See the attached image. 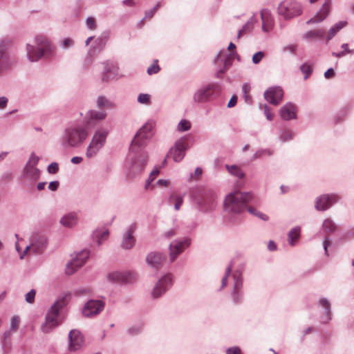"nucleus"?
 Returning <instances> with one entry per match:
<instances>
[{
	"mask_svg": "<svg viewBox=\"0 0 354 354\" xmlns=\"http://www.w3.org/2000/svg\"><path fill=\"white\" fill-rule=\"evenodd\" d=\"M154 127L153 121H147L138 131L131 141L125 163L128 176L131 178L140 176L147 165L149 156L145 148L152 137Z\"/></svg>",
	"mask_w": 354,
	"mask_h": 354,
	"instance_id": "f257e3e1",
	"label": "nucleus"
},
{
	"mask_svg": "<svg viewBox=\"0 0 354 354\" xmlns=\"http://www.w3.org/2000/svg\"><path fill=\"white\" fill-rule=\"evenodd\" d=\"M89 129L84 123H74L66 127L59 138L64 149L80 147L89 136Z\"/></svg>",
	"mask_w": 354,
	"mask_h": 354,
	"instance_id": "f03ea898",
	"label": "nucleus"
},
{
	"mask_svg": "<svg viewBox=\"0 0 354 354\" xmlns=\"http://www.w3.org/2000/svg\"><path fill=\"white\" fill-rule=\"evenodd\" d=\"M34 43L26 45V55L30 62H37L43 57L46 59L52 57L54 47L48 38L44 35H37Z\"/></svg>",
	"mask_w": 354,
	"mask_h": 354,
	"instance_id": "7ed1b4c3",
	"label": "nucleus"
},
{
	"mask_svg": "<svg viewBox=\"0 0 354 354\" xmlns=\"http://www.w3.org/2000/svg\"><path fill=\"white\" fill-rule=\"evenodd\" d=\"M192 200L198 211L209 213L217 206L216 193L208 188H197L192 193Z\"/></svg>",
	"mask_w": 354,
	"mask_h": 354,
	"instance_id": "20e7f679",
	"label": "nucleus"
},
{
	"mask_svg": "<svg viewBox=\"0 0 354 354\" xmlns=\"http://www.w3.org/2000/svg\"><path fill=\"white\" fill-rule=\"evenodd\" d=\"M254 196L251 192H234L229 194L225 199V209L227 212L239 214L245 211L248 204L252 201Z\"/></svg>",
	"mask_w": 354,
	"mask_h": 354,
	"instance_id": "39448f33",
	"label": "nucleus"
},
{
	"mask_svg": "<svg viewBox=\"0 0 354 354\" xmlns=\"http://www.w3.org/2000/svg\"><path fill=\"white\" fill-rule=\"evenodd\" d=\"M66 305V297L57 300L47 311L45 322L41 325V330L44 333L51 332L58 326L57 317L59 310Z\"/></svg>",
	"mask_w": 354,
	"mask_h": 354,
	"instance_id": "423d86ee",
	"label": "nucleus"
},
{
	"mask_svg": "<svg viewBox=\"0 0 354 354\" xmlns=\"http://www.w3.org/2000/svg\"><path fill=\"white\" fill-rule=\"evenodd\" d=\"M221 87L220 84L216 82L209 83L201 86L194 94V102L201 103L207 102L210 97L220 93Z\"/></svg>",
	"mask_w": 354,
	"mask_h": 354,
	"instance_id": "0eeeda50",
	"label": "nucleus"
},
{
	"mask_svg": "<svg viewBox=\"0 0 354 354\" xmlns=\"http://www.w3.org/2000/svg\"><path fill=\"white\" fill-rule=\"evenodd\" d=\"M278 14L286 20L299 16L302 13L301 6L294 0H284L277 8Z\"/></svg>",
	"mask_w": 354,
	"mask_h": 354,
	"instance_id": "6e6552de",
	"label": "nucleus"
},
{
	"mask_svg": "<svg viewBox=\"0 0 354 354\" xmlns=\"http://www.w3.org/2000/svg\"><path fill=\"white\" fill-rule=\"evenodd\" d=\"M107 135L106 130H97L95 132L86 150V156L88 158H93L102 149Z\"/></svg>",
	"mask_w": 354,
	"mask_h": 354,
	"instance_id": "1a4fd4ad",
	"label": "nucleus"
},
{
	"mask_svg": "<svg viewBox=\"0 0 354 354\" xmlns=\"http://www.w3.org/2000/svg\"><path fill=\"white\" fill-rule=\"evenodd\" d=\"M191 239L184 237L183 239H176L170 243L169 245V259L171 262H174L179 254H180L186 248L191 245Z\"/></svg>",
	"mask_w": 354,
	"mask_h": 354,
	"instance_id": "9d476101",
	"label": "nucleus"
},
{
	"mask_svg": "<svg viewBox=\"0 0 354 354\" xmlns=\"http://www.w3.org/2000/svg\"><path fill=\"white\" fill-rule=\"evenodd\" d=\"M233 288L231 292V297L232 302L234 304H241L243 299V293L242 291L243 288V277L240 271H235L233 274Z\"/></svg>",
	"mask_w": 354,
	"mask_h": 354,
	"instance_id": "9b49d317",
	"label": "nucleus"
},
{
	"mask_svg": "<svg viewBox=\"0 0 354 354\" xmlns=\"http://www.w3.org/2000/svg\"><path fill=\"white\" fill-rule=\"evenodd\" d=\"M171 274H167L162 277L156 283L152 290L151 295L153 299H158L163 295L172 286Z\"/></svg>",
	"mask_w": 354,
	"mask_h": 354,
	"instance_id": "f8f14e48",
	"label": "nucleus"
},
{
	"mask_svg": "<svg viewBox=\"0 0 354 354\" xmlns=\"http://www.w3.org/2000/svg\"><path fill=\"white\" fill-rule=\"evenodd\" d=\"M89 257V251L84 250L76 254L71 262L66 266L65 272L68 275L73 274L78 268H81L86 261Z\"/></svg>",
	"mask_w": 354,
	"mask_h": 354,
	"instance_id": "ddd939ff",
	"label": "nucleus"
},
{
	"mask_svg": "<svg viewBox=\"0 0 354 354\" xmlns=\"http://www.w3.org/2000/svg\"><path fill=\"white\" fill-rule=\"evenodd\" d=\"M187 149V139L183 137L176 141L174 145L169 150V154L174 162H179L185 157Z\"/></svg>",
	"mask_w": 354,
	"mask_h": 354,
	"instance_id": "4468645a",
	"label": "nucleus"
},
{
	"mask_svg": "<svg viewBox=\"0 0 354 354\" xmlns=\"http://www.w3.org/2000/svg\"><path fill=\"white\" fill-rule=\"evenodd\" d=\"M339 198V196L336 194L321 195L315 201V209L317 211H325L333 204L337 203Z\"/></svg>",
	"mask_w": 354,
	"mask_h": 354,
	"instance_id": "2eb2a0df",
	"label": "nucleus"
},
{
	"mask_svg": "<svg viewBox=\"0 0 354 354\" xmlns=\"http://www.w3.org/2000/svg\"><path fill=\"white\" fill-rule=\"evenodd\" d=\"M104 302L102 300L91 299L82 308V313L86 317H91L100 314L104 308Z\"/></svg>",
	"mask_w": 354,
	"mask_h": 354,
	"instance_id": "dca6fc26",
	"label": "nucleus"
},
{
	"mask_svg": "<svg viewBox=\"0 0 354 354\" xmlns=\"http://www.w3.org/2000/svg\"><path fill=\"white\" fill-rule=\"evenodd\" d=\"M107 113L104 111L90 110L87 111L84 124L89 129L93 128L97 122L104 120Z\"/></svg>",
	"mask_w": 354,
	"mask_h": 354,
	"instance_id": "f3484780",
	"label": "nucleus"
},
{
	"mask_svg": "<svg viewBox=\"0 0 354 354\" xmlns=\"http://www.w3.org/2000/svg\"><path fill=\"white\" fill-rule=\"evenodd\" d=\"M283 91L280 86L268 88L264 93V98L270 104L277 106L282 100Z\"/></svg>",
	"mask_w": 354,
	"mask_h": 354,
	"instance_id": "a211bd4d",
	"label": "nucleus"
},
{
	"mask_svg": "<svg viewBox=\"0 0 354 354\" xmlns=\"http://www.w3.org/2000/svg\"><path fill=\"white\" fill-rule=\"evenodd\" d=\"M332 1L325 0V2L315 14L313 17H311L306 21V24H318L323 21L329 15L331 8Z\"/></svg>",
	"mask_w": 354,
	"mask_h": 354,
	"instance_id": "6ab92c4d",
	"label": "nucleus"
},
{
	"mask_svg": "<svg viewBox=\"0 0 354 354\" xmlns=\"http://www.w3.org/2000/svg\"><path fill=\"white\" fill-rule=\"evenodd\" d=\"M104 70L102 74V80L104 82H109L117 78L118 75V67L113 62L106 61L102 63Z\"/></svg>",
	"mask_w": 354,
	"mask_h": 354,
	"instance_id": "aec40b11",
	"label": "nucleus"
},
{
	"mask_svg": "<svg viewBox=\"0 0 354 354\" xmlns=\"http://www.w3.org/2000/svg\"><path fill=\"white\" fill-rule=\"evenodd\" d=\"M12 66V61L6 50L4 42H0V76L3 75Z\"/></svg>",
	"mask_w": 354,
	"mask_h": 354,
	"instance_id": "412c9836",
	"label": "nucleus"
},
{
	"mask_svg": "<svg viewBox=\"0 0 354 354\" xmlns=\"http://www.w3.org/2000/svg\"><path fill=\"white\" fill-rule=\"evenodd\" d=\"M165 260V256L159 252H151L146 257V262L150 267L158 269Z\"/></svg>",
	"mask_w": 354,
	"mask_h": 354,
	"instance_id": "4be33fe9",
	"label": "nucleus"
},
{
	"mask_svg": "<svg viewBox=\"0 0 354 354\" xmlns=\"http://www.w3.org/2000/svg\"><path fill=\"white\" fill-rule=\"evenodd\" d=\"M68 341L69 350L75 351L80 348L83 343V337L79 330L73 329L69 332Z\"/></svg>",
	"mask_w": 354,
	"mask_h": 354,
	"instance_id": "5701e85b",
	"label": "nucleus"
},
{
	"mask_svg": "<svg viewBox=\"0 0 354 354\" xmlns=\"http://www.w3.org/2000/svg\"><path fill=\"white\" fill-rule=\"evenodd\" d=\"M136 224H134V223L131 224L129 227L127 232L124 234L122 241L121 242V247L123 249L129 250V249H131L134 246L135 243H136V239L133 236V233L136 230Z\"/></svg>",
	"mask_w": 354,
	"mask_h": 354,
	"instance_id": "b1692460",
	"label": "nucleus"
},
{
	"mask_svg": "<svg viewBox=\"0 0 354 354\" xmlns=\"http://www.w3.org/2000/svg\"><path fill=\"white\" fill-rule=\"evenodd\" d=\"M296 111V105L292 102H288L280 109L279 114L282 120L288 121L297 118Z\"/></svg>",
	"mask_w": 354,
	"mask_h": 354,
	"instance_id": "393cba45",
	"label": "nucleus"
},
{
	"mask_svg": "<svg viewBox=\"0 0 354 354\" xmlns=\"http://www.w3.org/2000/svg\"><path fill=\"white\" fill-rule=\"evenodd\" d=\"M79 221L77 212H70L65 214L60 219V223L65 227L73 228L76 226Z\"/></svg>",
	"mask_w": 354,
	"mask_h": 354,
	"instance_id": "a878e982",
	"label": "nucleus"
},
{
	"mask_svg": "<svg viewBox=\"0 0 354 354\" xmlns=\"http://www.w3.org/2000/svg\"><path fill=\"white\" fill-rule=\"evenodd\" d=\"M301 38L308 42L324 39L325 30L324 28H318L306 31L302 35Z\"/></svg>",
	"mask_w": 354,
	"mask_h": 354,
	"instance_id": "bb28decb",
	"label": "nucleus"
},
{
	"mask_svg": "<svg viewBox=\"0 0 354 354\" xmlns=\"http://www.w3.org/2000/svg\"><path fill=\"white\" fill-rule=\"evenodd\" d=\"M317 306L322 308L324 312L322 317V322L327 323L332 319V310H331V304L329 300L325 297L321 298L318 303Z\"/></svg>",
	"mask_w": 354,
	"mask_h": 354,
	"instance_id": "cd10ccee",
	"label": "nucleus"
},
{
	"mask_svg": "<svg viewBox=\"0 0 354 354\" xmlns=\"http://www.w3.org/2000/svg\"><path fill=\"white\" fill-rule=\"evenodd\" d=\"M108 279L113 283L128 282L133 279V274L129 272H113L109 274Z\"/></svg>",
	"mask_w": 354,
	"mask_h": 354,
	"instance_id": "c85d7f7f",
	"label": "nucleus"
},
{
	"mask_svg": "<svg viewBox=\"0 0 354 354\" xmlns=\"http://www.w3.org/2000/svg\"><path fill=\"white\" fill-rule=\"evenodd\" d=\"M32 252L35 254H41L46 247L47 240L44 236H37L32 238Z\"/></svg>",
	"mask_w": 354,
	"mask_h": 354,
	"instance_id": "c756f323",
	"label": "nucleus"
},
{
	"mask_svg": "<svg viewBox=\"0 0 354 354\" xmlns=\"http://www.w3.org/2000/svg\"><path fill=\"white\" fill-rule=\"evenodd\" d=\"M261 18L262 20V30L264 32H269L274 26V21L270 11L267 9L262 10L261 12Z\"/></svg>",
	"mask_w": 354,
	"mask_h": 354,
	"instance_id": "7c9ffc66",
	"label": "nucleus"
},
{
	"mask_svg": "<svg viewBox=\"0 0 354 354\" xmlns=\"http://www.w3.org/2000/svg\"><path fill=\"white\" fill-rule=\"evenodd\" d=\"M347 24V21H340L336 23L334 26H333L328 31L327 34L325 33L324 39L326 42L331 40L335 35L343 28H344Z\"/></svg>",
	"mask_w": 354,
	"mask_h": 354,
	"instance_id": "2f4dec72",
	"label": "nucleus"
},
{
	"mask_svg": "<svg viewBox=\"0 0 354 354\" xmlns=\"http://www.w3.org/2000/svg\"><path fill=\"white\" fill-rule=\"evenodd\" d=\"M39 175L40 170L38 168L33 166L25 165L24 169V176L26 178L35 182L39 178Z\"/></svg>",
	"mask_w": 354,
	"mask_h": 354,
	"instance_id": "473e14b6",
	"label": "nucleus"
},
{
	"mask_svg": "<svg viewBox=\"0 0 354 354\" xmlns=\"http://www.w3.org/2000/svg\"><path fill=\"white\" fill-rule=\"evenodd\" d=\"M322 228L324 233L330 234L337 230L338 226L331 218H326L323 221Z\"/></svg>",
	"mask_w": 354,
	"mask_h": 354,
	"instance_id": "72a5a7b5",
	"label": "nucleus"
},
{
	"mask_svg": "<svg viewBox=\"0 0 354 354\" xmlns=\"http://www.w3.org/2000/svg\"><path fill=\"white\" fill-rule=\"evenodd\" d=\"M96 106L98 109H113L115 104L113 102L110 101L105 96H98L96 100Z\"/></svg>",
	"mask_w": 354,
	"mask_h": 354,
	"instance_id": "f704fd0d",
	"label": "nucleus"
},
{
	"mask_svg": "<svg viewBox=\"0 0 354 354\" xmlns=\"http://www.w3.org/2000/svg\"><path fill=\"white\" fill-rule=\"evenodd\" d=\"M301 233V227L299 226H296L292 228L288 234V243L294 246L299 239Z\"/></svg>",
	"mask_w": 354,
	"mask_h": 354,
	"instance_id": "c9c22d12",
	"label": "nucleus"
},
{
	"mask_svg": "<svg viewBox=\"0 0 354 354\" xmlns=\"http://www.w3.org/2000/svg\"><path fill=\"white\" fill-rule=\"evenodd\" d=\"M257 22V20L254 16L251 17L245 24L243 25V28L238 32V38L241 37L244 33L250 32L253 28L254 24Z\"/></svg>",
	"mask_w": 354,
	"mask_h": 354,
	"instance_id": "e433bc0d",
	"label": "nucleus"
},
{
	"mask_svg": "<svg viewBox=\"0 0 354 354\" xmlns=\"http://www.w3.org/2000/svg\"><path fill=\"white\" fill-rule=\"evenodd\" d=\"M225 168L232 176L237 177L238 178L241 179L245 176L244 172L239 167L236 165H225Z\"/></svg>",
	"mask_w": 354,
	"mask_h": 354,
	"instance_id": "4c0bfd02",
	"label": "nucleus"
},
{
	"mask_svg": "<svg viewBox=\"0 0 354 354\" xmlns=\"http://www.w3.org/2000/svg\"><path fill=\"white\" fill-rule=\"evenodd\" d=\"M183 202V196L179 194H171L169 198V203H174V209L178 211Z\"/></svg>",
	"mask_w": 354,
	"mask_h": 354,
	"instance_id": "58836bf2",
	"label": "nucleus"
},
{
	"mask_svg": "<svg viewBox=\"0 0 354 354\" xmlns=\"http://www.w3.org/2000/svg\"><path fill=\"white\" fill-rule=\"evenodd\" d=\"M222 53H223L222 52L218 53L215 61L218 62L219 60H221V62H223V64L222 68H225V71H226L227 68H229L232 65V54L230 53V54L227 55V56H225V57L223 59Z\"/></svg>",
	"mask_w": 354,
	"mask_h": 354,
	"instance_id": "ea45409f",
	"label": "nucleus"
},
{
	"mask_svg": "<svg viewBox=\"0 0 354 354\" xmlns=\"http://www.w3.org/2000/svg\"><path fill=\"white\" fill-rule=\"evenodd\" d=\"M273 154V151L269 149H261L257 150L253 155L252 159L256 160L261 158L263 156H271Z\"/></svg>",
	"mask_w": 354,
	"mask_h": 354,
	"instance_id": "a19ab883",
	"label": "nucleus"
},
{
	"mask_svg": "<svg viewBox=\"0 0 354 354\" xmlns=\"http://www.w3.org/2000/svg\"><path fill=\"white\" fill-rule=\"evenodd\" d=\"M295 133L290 129H284L281 132L279 140L283 142H287L293 139Z\"/></svg>",
	"mask_w": 354,
	"mask_h": 354,
	"instance_id": "79ce46f5",
	"label": "nucleus"
},
{
	"mask_svg": "<svg viewBox=\"0 0 354 354\" xmlns=\"http://www.w3.org/2000/svg\"><path fill=\"white\" fill-rule=\"evenodd\" d=\"M95 238L97 239V245L102 244V241L108 238L109 232L108 230H100L95 232Z\"/></svg>",
	"mask_w": 354,
	"mask_h": 354,
	"instance_id": "37998d69",
	"label": "nucleus"
},
{
	"mask_svg": "<svg viewBox=\"0 0 354 354\" xmlns=\"http://www.w3.org/2000/svg\"><path fill=\"white\" fill-rule=\"evenodd\" d=\"M246 208H247V209H248V212L250 214H252V215H254V216H257V217L259 218L260 219H261V220H263V221H268V216L266 214H263V213L260 212L259 211H258V210H257V209H255L254 207H247Z\"/></svg>",
	"mask_w": 354,
	"mask_h": 354,
	"instance_id": "c03bdc74",
	"label": "nucleus"
},
{
	"mask_svg": "<svg viewBox=\"0 0 354 354\" xmlns=\"http://www.w3.org/2000/svg\"><path fill=\"white\" fill-rule=\"evenodd\" d=\"M107 35H109L107 33ZM109 35L105 36V39L102 37L97 38L93 44V48L97 49L98 50H102L106 45V39H107Z\"/></svg>",
	"mask_w": 354,
	"mask_h": 354,
	"instance_id": "a18cd8bd",
	"label": "nucleus"
},
{
	"mask_svg": "<svg viewBox=\"0 0 354 354\" xmlns=\"http://www.w3.org/2000/svg\"><path fill=\"white\" fill-rule=\"evenodd\" d=\"M143 325L138 324L129 327L127 330V333L130 335L134 336L140 334L142 330Z\"/></svg>",
	"mask_w": 354,
	"mask_h": 354,
	"instance_id": "49530a36",
	"label": "nucleus"
},
{
	"mask_svg": "<svg viewBox=\"0 0 354 354\" xmlns=\"http://www.w3.org/2000/svg\"><path fill=\"white\" fill-rule=\"evenodd\" d=\"M191 129V123L187 120H181L177 126V130L179 132H184Z\"/></svg>",
	"mask_w": 354,
	"mask_h": 354,
	"instance_id": "de8ad7c7",
	"label": "nucleus"
},
{
	"mask_svg": "<svg viewBox=\"0 0 354 354\" xmlns=\"http://www.w3.org/2000/svg\"><path fill=\"white\" fill-rule=\"evenodd\" d=\"M300 70L302 73L304 74V80L308 78V77L313 73V67L311 65L308 64L307 63H304L300 66Z\"/></svg>",
	"mask_w": 354,
	"mask_h": 354,
	"instance_id": "09e8293b",
	"label": "nucleus"
},
{
	"mask_svg": "<svg viewBox=\"0 0 354 354\" xmlns=\"http://www.w3.org/2000/svg\"><path fill=\"white\" fill-rule=\"evenodd\" d=\"M86 26L88 30H95L97 29V25L96 20L93 17H88L86 19Z\"/></svg>",
	"mask_w": 354,
	"mask_h": 354,
	"instance_id": "8fccbe9b",
	"label": "nucleus"
},
{
	"mask_svg": "<svg viewBox=\"0 0 354 354\" xmlns=\"http://www.w3.org/2000/svg\"><path fill=\"white\" fill-rule=\"evenodd\" d=\"M232 269V266L231 264L229 265L227 267V268L225 270V275L223 276V277L221 279V289L223 288L224 287H225L227 286V278L231 274Z\"/></svg>",
	"mask_w": 354,
	"mask_h": 354,
	"instance_id": "3c124183",
	"label": "nucleus"
},
{
	"mask_svg": "<svg viewBox=\"0 0 354 354\" xmlns=\"http://www.w3.org/2000/svg\"><path fill=\"white\" fill-rule=\"evenodd\" d=\"M39 159L40 158L39 156H36L34 152H32L26 165L36 167L39 161Z\"/></svg>",
	"mask_w": 354,
	"mask_h": 354,
	"instance_id": "603ef678",
	"label": "nucleus"
},
{
	"mask_svg": "<svg viewBox=\"0 0 354 354\" xmlns=\"http://www.w3.org/2000/svg\"><path fill=\"white\" fill-rule=\"evenodd\" d=\"M74 46V41L71 38H64L60 44V46L62 49L66 50Z\"/></svg>",
	"mask_w": 354,
	"mask_h": 354,
	"instance_id": "864d4df0",
	"label": "nucleus"
},
{
	"mask_svg": "<svg viewBox=\"0 0 354 354\" xmlns=\"http://www.w3.org/2000/svg\"><path fill=\"white\" fill-rule=\"evenodd\" d=\"M160 7V3L158 2L157 4L153 8L145 12L143 19H151Z\"/></svg>",
	"mask_w": 354,
	"mask_h": 354,
	"instance_id": "5fc2aeb1",
	"label": "nucleus"
},
{
	"mask_svg": "<svg viewBox=\"0 0 354 354\" xmlns=\"http://www.w3.org/2000/svg\"><path fill=\"white\" fill-rule=\"evenodd\" d=\"M151 96L147 93H140L138 96V102L142 104H149Z\"/></svg>",
	"mask_w": 354,
	"mask_h": 354,
	"instance_id": "6e6d98bb",
	"label": "nucleus"
},
{
	"mask_svg": "<svg viewBox=\"0 0 354 354\" xmlns=\"http://www.w3.org/2000/svg\"><path fill=\"white\" fill-rule=\"evenodd\" d=\"M160 70V68L158 64V60L155 59L153 64L149 67H148L147 72L149 75H153L158 73Z\"/></svg>",
	"mask_w": 354,
	"mask_h": 354,
	"instance_id": "4d7b16f0",
	"label": "nucleus"
},
{
	"mask_svg": "<svg viewBox=\"0 0 354 354\" xmlns=\"http://www.w3.org/2000/svg\"><path fill=\"white\" fill-rule=\"evenodd\" d=\"M20 323V318L19 316H14L12 317L10 321V330L15 332L17 331Z\"/></svg>",
	"mask_w": 354,
	"mask_h": 354,
	"instance_id": "13d9d810",
	"label": "nucleus"
},
{
	"mask_svg": "<svg viewBox=\"0 0 354 354\" xmlns=\"http://www.w3.org/2000/svg\"><path fill=\"white\" fill-rule=\"evenodd\" d=\"M262 106L263 108L264 115L266 117V118L270 121L272 120L273 118H274V115L271 112V109H270V107L267 104H263V105L261 104L260 108H261Z\"/></svg>",
	"mask_w": 354,
	"mask_h": 354,
	"instance_id": "bf43d9fd",
	"label": "nucleus"
},
{
	"mask_svg": "<svg viewBox=\"0 0 354 354\" xmlns=\"http://www.w3.org/2000/svg\"><path fill=\"white\" fill-rule=\"evenodd\" d=\"M159 169L156 168L150 173L148 179L146 180L145 187L147 188L152 181L155 179L156 176L159 174Z\"/></svg>",
	"mask_w": 354,
	"mask_h": 354,
	"instance_id": "052dcab7",
	"label": "nucleus"
},
{
	"mask_svg": "<svg viewBox=\"0 0 354 354\" xmlns=\"http://www.w3.org/2000/svg\"><path fill=\"white\" fill-rule=\"evenodd\" d=\"M48 172L49 174H55L59 171V165L57 162H52L50 163L47 168Z\"/></svg>",
	"mask_w": 354,
	"mask_h": 354,
	"instance_id": "680f3d73",
	"label": "nucleus"
},
{
	"mask_svg": "<svg viewBox=\"0 0 354 354\" xmlns=\"http://www.w3.org/2000/svg\"><path fill=\"white\" fill-rule=\"evenodd\" d=\"M264 57V53L262 51H259L254 54L252 56V62L254 64H259Z\"/></svg>",
	"mask_w": 354,
	"mask_h": 354,
	"instance_id": "e2e57ef3",
	"label": "nucleus"
},
{
	"mask_svg": "<svg viewBox=\"0 0 354 354\" xmlns=\"http://www.w3.org/2000/svg\"><path fill=\"white\" fill-rule=\"evenodd\" d=\"M36 295V291L34 289L30 290L26 295V301L27 303L32 304L35 301V297Z\"/></svg>",
	"mask_w": 354,
	"mask_h": 354,
	"instance_id": "0e129e2a",
	"label": "nucleus"
},
{
	"mask_svg": "<svg viewBox=\"0 0 354 354\" xmlns=\"http://www.w3.org/2000/svg\"><path fill=\"white\" fill-rule=\"evenodd\" d=\"M331 245V241L330 238L328 236H326L324 237V239L323 241V247L324 249L325 254L326 256H328V248Z\"/></svg>",
	"mask_w": 354,
	"mask_h": 354,
	"instance_id": "69168bd1",
	"label": "nucleus"
},
{
	"mask_svg": "<svg viewBox=\"0 0 354 354\" xmlns=\"http://www.w3.org/2000/svg\"><path fill=\"white\" fill-rule=\"evenodd\" d=\"M297 46L295 44H290L285 46L283 49L285 52H290L292 54H295L297 50Z\"/></svg>",
	"mask_w": 354,
	"mask_h": 354,
	"instance_id": "338daca9",
	"label": "nucleus"
},
{
	"mask_svg": "<svg viewBox=\"0 0 354 354\" xmlns=\"http://www.w3.org/2000/svg\"><path fill=\"white\" fill-rule=\"evenodd\" d=\"M226 353L227 354H241L240 348L237 346L229 348L228 349H227Z\"/></svg>",
	"mask_w": 354,
	"mask_h": 354,
	"instance_id": "774afa93",
	"label": "nucleus"
}]
</instances>
